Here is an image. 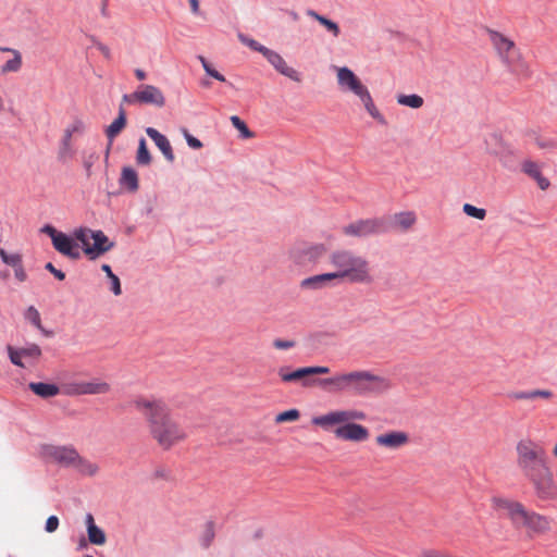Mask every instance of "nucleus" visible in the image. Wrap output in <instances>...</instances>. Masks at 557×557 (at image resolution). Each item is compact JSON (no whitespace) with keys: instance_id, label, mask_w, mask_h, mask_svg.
Listing matches in <instances>:
<instances>
[{"instance_id":"40","label":"nucleus","mask_w":557,"mask_h":557,"mask_svg":"<svg viewBox=\"0 0 557 557\" xmlns=\"http://www.w3.org/2000/svg\"><path fill=\"white\" fill-rule=\"evenodd\" d=\"M462 211L471 216V218H474V219H478V220H484L485 216H486V211L485 209H482V208H476L470 203H465L463 207H462Z\"/></svg>"},{"instance_id":"46","label":"nucleus","mask_w":557,"mask_h":557,"mask_svg":"<svg viewBox=\"0 0 557 557\" xmlns=\"http://www.w3.org/2000/svg\"><path fill=\"white\" fill-rule=\"evenodd\" d=\"M59 527V519L57 516H50L46 521V531L49 533L54 532Z\"/></svg>"},{"instance_id":"29","label":"nucleus","mask_w":557,"mask_h":557,"mask_svg":"<svg viewBox=\"0 0 557 557\" xmlns=\"http://www.w3.org/2000/svg\"><path fill=\"white\" fill-rule=\"evenodd\" d=\"M334 280H337V275L335 273H323L302 280L301 286L305 288L317 289Z\"/></svg>"},{"instance_id":"17","label":"nucleus","mask_w":557,"mask_h":557,"mask_svg":"<svg viewBox=\"0 0 557 557\" xmlns=\"http://www.w3.org/2000/svg\"><path fill=\"white\" fill-rule=\"evenodd\" d=\"M0 258L4 264L12 268L14 277L18 283L27 281L28 275L23 264V256L18 252H9L0 247Z\"/></svg>"},{"instance_id":"7","label":"nucleus","mask_w":557,"mask_h":557,"mask_svg":"<svg viewBox=\"0 0 557 557\" xmlns=\"http://www.w3.org/2000/svg\"><path fill=\"white\" fill-rule=\"evenodd\" d=\"M337 84L342 91L351 92L357 96L363 103L368 113L381 124L386 121L373 103L372 97L368 88L361 83L356 74L348 67H337Z\"/></svg>"},{"instance_id":"21","label":"nucleus","mask_w":557,"mask_h":557,"mask_svg":"<svg viewBox=\"0 0 557 557\" xmlns=\"http://www.w3.org/2000/svg\"><path fill=\"white\" fill-rule=\"evenodd\" d=\"M0 51L8 52L12 55L11 59H9L2 66H1V74H8V73H16L22 69L23 65V58L22 53L13 48L9 47H0Z\"/></svg>"},{"instance_id":"53","label":"nucleus","mask_w":557,"mask_h":557,"mask_svg":"<svg viewBox=\"0 0 557 557\" xmlns=\"http://www.w3.org/2000/svg\"><path fill=\"white\" fill-rule=\"evenodd\" d=\"M190 4L191 12L194 14L199 13V1L198 0H188Z\"/></svg>"},{"instance_id":"19","label":"nucleus","mask_w":557,"mask_h":557,"mask_svg":"<svg viewBox=\"0 0 557 557\" xmlns=\"http://www.w3.org/2000/svg\"><path fill=\"white\" fill-rule=\"evenodd\" d=\"M52 245L57 251L71 259H78L81 257L77 244L64 233L55 237Z\"/></svg>"},{"instance_id":"26","label":"nucleus","mask_w":557,"mask_h":557,"mask_svg":"<svg viewBox=\"0 0 557 557\" xmlns=\"http://www.w3.org/2000/svg\"><path fill=\"white\" fill-rule=\"evenodd\" d=\"M79 474L85 476H95L99 472V466L96 462L77 454L73 467Z\"/></svg>"},{"instance_id":"12","label":"nucleus","mask_w":557,"mask_h":557,"mask_svg":"<svg viewBox=\"0 0 557 557\" xmlns=\"http://www.w3.org/2000/svg\"><path fill=\"white\" fill-rule=\"evenodd\" d=\"M327 373H330L329 367H323V366L306 367V368H299L289 373H283L281 375V379L285 382L300 381L302 386L308 387V386L318 385V382L322 380V379H310L311 375L327 374Z\"/></svg>"},{"instance_id":"18","label":"nucleus","mask_w":557,"mask_h":557,"mask_svg":"<svg viewBox=\"0 0 557 557\" xmlns=\"http://www.w3.org/2000/svg\"><path fill=\"white\" fill-rule=\"evenodd\" d=\"M375 443L380 447L398 449L409 443V435L404 431H391L377 435Z\"/></svg>"},{"instance_id":"36","label":"nucleus","mask_w":557,"mask_h":557,"mask_svg":"<svg viewBox=\"0 0 557 557\" xmlns=\"http://www.w3.org/2000/svg\"><path fill=\"white\" fill-rule=\"evenodd\" d=\"M24 317L27 321H29L35 327H37L44 334H46L47 336L49 335V333L42 326L39 311L34 306H29L25 310Z\"/></svg>"},{"instance_id":"55","label":"nucleus","mask_w":557,"mask_h":557,"mask_svg":"<svg viewBox=\"0 0 557 557\" xmlns=\"http://www.w3.org/2000/svg\"><path fill=\"white\" fill-rule=\"evenodd\" d=\"M295 345L294 341H281V349H287Z\"/></svg>"},{"instance_id":"9","label":"nucleus","mask_w":557,"mask_h":557,"mask_svg":"<svg viewBox=\"0 0 557 557\" xmlns=\"http://www.w3.org/2000/svg\"><path fill=\"white\" fill-rule=\"evenodd\" d=\"M122 101L129 104H149L162 108L165 104V97L157 86L144 84L132 94L124 95Z\"/></svg>"},{"instance_id":"34","label":"nucleus","mask_w":557,"mask_h":557,"mask_svg":"<svg viewBox=\"0 0 557 557\" xmlns=\"http://www.w3.org/2000/svg\"><path fill=\"white\" fill-rule=\"evenodd\" d=\"M307 14L309 16L313 17L315 21H318L321 25L326 27V29L330 30L335 37H337L339 35V27H338V25L335 22L326 18L323 15L318 14L313 10H309L307 12Z\"/></svg>"},{"instance_id":"59","label":"nucleus","mask_w":557,"mask_h":557,"mask_svg":"<svg viewBox=\"0 0 557 557\" xmlns=\"http://www.w3.org/2000/svg\"><path fill=\"white\" fill-rule=\"evenodd\" d=\"M553 453H554V456L557 457V444L555 445Z\"/></svg>"},{"instance_id":"6","label":"nucleus","mask_w":557,"mask_h":557,"mask_svg":"<svg viewBox=\"0 0 557 557\" xmlns=\"http://www.w3.org/2000/svg\"><path fill=\"white\" fill-rule=\"evenodd\" d=\"M331 264L337 269L334 272L337 280L347 278L351 283L370 284L373 278L369 262L349 250H335L330 255Z\"/></svg>"},{"instance_id":"58","label":"nucleus","mask_w":557,"mask_h":557,"mask_svg":"<svg viewBox=\"0 0 557 557\" xmlns=\"http://www.w3.org/2000/svg\"><path fill=\"white\" fill-rule=\"evenodd\" d=\"M290 15L294 20H297L298 18V15L295 13V12H290Z\"/></svg>"},{"instance_id":"43","label":"nucleus","mask_w":557,"mask_h":557,"mask_svg":"<svg viewBox=\"0 0 557 557\" xmlns=\"http://www.w3.org/2000/svg\"><path fill=\"white\" fill-rule=\"evenodd\" d=\"M281 74L285 75V76L289 77L290 79L298 82V83L301 81L299 73L295 69L288 66L282 60H281Z\"/></svg>"},{"instance_id":"10","label":"nucleus","mask_w":557,"mask_h":557,"mask_svg":"<svg viewBox=\"0 0 557 557\" xmlns=\"http://www.w3.org/2000/svg\"><path fill=\"white\" fill-rule=\"evenodd\" d=\"M486 33L496 54L502 60V62L504 64L512 62V59L516 58V55L520 52L515 41L505 34L492 28H487Z\"/></svg>"},{"instance_id":"31","label":"nucleus","mask_w":557,"mask_h":557,"mask_svg":"<svg viewBox=\"0 0 557 557\" xmlns=\"http://www.w3.org/2000/svg\"><path fill=\"white\" fill-rule=\"evenodd\" d=\"M509 397L515 400H529L534 398L550 399L553 393L549 389H533L529 392H512Z\"/></svg>"},{"instance_id":"27","label":"nucleus","mask_w":557,"mask_h":557,"mask_svg":"<svg viewBox=\"0 0 557 557\" xmlns=\"http://www.w3.org/2000/svg\"><path fill=\"white\" fill-rule=\"evenodd\" d=\"M506 65L519 78H529L532 76V70L520 52L512 59V62H508Z\"/></svg>"},{"instance_id":"39","label":"nucleus","mask_w":557,"mask_h":557,"mask_svg":"<svg viewBox=\"0 0 557 557\" xmlns=\"http://www.w3.org/2000/svg\"><path fill=\"white\" fill-rule=\"evenodd\" d=\"M232 125L240 133V137L249 139L253 137V133L248 128L246 123L237 115L230 117Z\"/></svg>"},{"instance_id":"8","label":"nucleus","mask_w":557,"mask_h":557,"mask_svg":"<svg viewBox=\"0 0 557 557\" xmlns=\"http://www.w3.org/2000/svg\"><path fill=\"white\" fill-rule=\"evenodd\" d=\"M76 240L82 243L84 252L94 260L114 247V243L102 231L81 227L74 232Z\"/></svg>"},{"instance_id":"38","label":"nucleus","mask_w":557,"mask_h":557,"mask_svg":"<svg viewBox=\"0 0 557 557\" xmlns=\"http://www.w3.org/2000/svg\"><path fill=\"white\" fill-rule=\"evenodd\" d=\"M136 161L140 165H149L151 163V154L147 148L145 138L139 139Z\"/></svg>"},{"instance_id":"16","label":"nucleus","mask_w":557,"mask_h":557,"mask_svg":"<svg viewBox=\"0 0 557 557\" xmlns=\"http://www.w3.org/2000/svg\"><path fill=\"white\" fill-rule=\"evenodd\" d=\"M326 253V247L323 244L299 245L295 247L290 255L299 263L310 261L314 262Z\"/></svg>"},{"instance_id":"32","label":"nucleus","mask_w":557,"mask_h":557,"mask_svg":"<svg viewBox=\"0 0 557 557\" xmlns=\"http://www.w3.org/2000/svg\"><path fill=\"white\" fill-rule=\"evenodd\" d=\"M122 186L134 193L138 189V176L135 170L132 168H124L120 178Z\"/></svg>"},{"instance_id":"47","label":"nucleus","mask_w":557,"mask_h":557,"mask_svg":"<svg viewBox=\"0 0 557 557\" xmlns=\"http://www.w3.org/2000/svg\"><path fill=\"white\" fill-rule=\"evenodd\" d=\"M111 280V290L114 295L119 296L122 293L120 278L113 274L109 277Z\"/></svg>"},{"instance_id":"56","label":"nucleus","mask_w":557,"mask_h":557,"mask_svg":"<svg viewBox=\"0 0 557 557\" xmlns=\"http://www.w3.org/2000/svg\"><path fill=\"white\" fill-rule=\"evenodd\" d=\"M101 269L104 273H107L108 277L114 274L109 264H102Z\"/></svg>"},{"instance_id":"33","label":"nucleus","mask_w":557,"mask_h":557,"mask_svg":"<svg viewBox=\"0 0 557 557\" xmlns=\"http://www.w3.org/2000/svg\"><path fill=\"white\" fill-rule=\"evenodd\" d=\"M394 224L406 231L409 230L416 222V215L413 212L406 211L394 214L393 216Z\"/></svg>"},{"instance_id":"11","label":"nucleus","mask_w":557,"mask_h":557,"mask_svg":"<svg viewBox=\"0 0 557 557\" xmlns=\"http://www.w3.org/2000/svg\"><path fill=\"white\" fill-rule=\"evenodd\" d=\"M111 391V385L101 380L74 382L66 386L65 394L70 396L101 395Z\"/></svg>"},{"instance_id":"44","label":"nucleus","mask_w":557,"mask_h":557,"mask_svg":"<svg viewBox=\"0 0 557 557\" xmlns=\"http://www.w3.org/2000/svg\"><path fill=\"white\" fill-rule=\"evenodd\" d=\"M184 136L189 147L194 149H200L202 147V143L198 138L190 135L187 131H185Z\"/></svg>"},{"instance_id":"45","label":"nucleus","mask_w":557,"mask_h":557,"mask_svg":"<svg viewBox=\"0 0 557 557\" xmlns=\"http://www.w3.org/2000/svg\"><path fill=\"white\" fill-rule=\"evenodd\" d=\"M299 418V411L297 409L287 410L281 412V422L282 421H294Z\"/></svg>"},{"instance_id":"54","label":"nucleus","mask_w":557,"mask_h":557,"mask_svg":"<svg viewBox=\"0 0 557 557\" xmlns=\"http://www.w3.org/2000/svg\"><path fill=\"white\" fill-rule=\"evenodd\" d=\"M135 76L137 77V79L139 81H144L146 79L147 75H146V72L140 70V69H136L135 70Z\"/></svg>"},{"instance_id":"28","label":"nucleus","mask_w":557,"mask_h":557,"mask_svg":"<svg viewBox=\"0 0 557 557\" xmlns=\"http://www.w3.org/2000/svg\"><path fill=\"white\" fill-rule=\"evenodd\" d=\"M28 387L34 394L41 398L54 397L60 393V388L51 383L32 382Z\"/></svg>"},{"instance_id":"52","label":"nucleus","mask_w":557,"mask_h":557,"mask_svg":"<svg viewBox=\"0 0 557 557\" xmlns=\"http://www.w3.org/2000/svg\"><path fill=\"white\" fill-rule=\"evenodd\" d=\"M424 557H451V556H449L447 554L440 553V552H435V550H429V552L424 553Z\"/></svg>"},{"instance_id":"60","label":"nucleus","mask_w":557,"mask_h":557,"mask_svg":"<svg viewBox=\"0 0 557 557\" xmlns=\"http://www.w3.org/2000/svg\"><path fill=\"white\" fill-rule=\"evenodd\" d=\"M273 345H274L275 347H278V339H275V341L273 342Z\"/></svg>"},{"instance_id":"23","label":"nucleus","mask_w":557,"mask_h":557,"mask_svg":"<svg viewBox=\"0 0 557 557\" xmlns=\"http://www.w3.org/2000/svg\"><path fill=\"white\" fill-rule=\"evenodd\" d=\"M238 39L240 40L242 44L248 46L252 50L262 52L264 54V57L269 60V62H271L274 65V67H276V69L278 67V64H277L278 55L275 52L270 51L269 49L261 46L259 42L247 37L244 34H238Z\"/></svg>"},{"instance_id":"30","label":"nucleus","mask_w":557,"mask_h":557,"mask_svg":"<svg viewBox=\"0 0 557 557\" xmlns=\"http://www.w3.org/2000/svg\"><path fill=\"white\" fill-rule=\"evenodd\" d=\"M126 125V114L125 110L121 107L119 111V116L107 127L106 135L110 140V144L113 139L122 132V129Z\"/></svg>"},{"instance_id":"13","label":"nucleus","mask_w":557,"mask_h":557,"mask_svg":"<svg viewBox=\"0 0 557 557\" xmlns=\"http://www.w3.org/2000/svg\"><path fill=\"white\" fill-rule=\"evenodd\" d=\"M383 222L379 219L359 220L343 227L346 236L366 237L379 233Z\"/></svg>"},{"instance_id":"41","label":"nucleus","mask_w":557,"mask_h":557,"mask_svg":"<svg viewBox=\"0 0 557 557\" xmlns=\"http://www.w3.org/2000/svg\"><path fill=\"white\" fill-rule=\"evenodd\" d=\"M214 539V528H213V523L212 522H208L207 525H206V530L201 536V545L203 547H209L211 542L213 541Z\"/></svg>"},{"instance_id":"20","label":"nucleus","mask_w":557,"mask_h":557,"mask_svg":"<svg viewBox=\"0 0 557 557\" xmlns=\"http://www.w3.org/2000/svg\"><path fill=\"white\" fill-rule=\"evenodd\" d=\"M146 134L150 137V139L156 144V146L160 149L164 158L169 162H173L175 159L172 146L170 144V140L161 134L159 131H157L153 127H147Z\"/></svg>"},{"instance_id":"1","label":"nucleus","mask_w":557,"mask_h":557,"mask_svg":"<svg viewBox=\"0 0 557 557\" xmlns=\"http://www.w3.org/2000/svg\"><path fill=\"white\" fill-rule=\"evenodd\" d=\"M133 406L145 418L151 440L162 450L168 451L186 441V430L173 418L163 399L138 396L133 400Z\"/></svg>"},{"instance_id":"48","label":"nucleus","mask_w":557,"mask_h":557,"mask_svg":"<svg viewBox=\"0 0 557 557\" xmlns=\"http://www.w3.org/2000/svg\"><path fill=\"white\" fill-rule=\"evenodd\" d=\"M45 269L52 273L59 281H63L65 278V274L61 270L55 269L51 262H48L45 265Z\"/></svg>"},{"instance_id":"49","label":"nucleus","mask_w":557,"mask_h":557,"mask_svg":"<svg viewBox=\"0 0 557 557\" xmlns=\"http://www.w3.org/2000/svg\"><path fill=\"white\" fill-rule=\"evenodd\" d=\"M96 160H97V156L94 154V153H90L89 156L84 157L83 164H84V168L87 171V175H90L91 166H92V164L95 163Z\"/></svg>"},{"instance_id":"3","label":"nucleus","mask_w":557,"mask_h":557,"mask_svg":"<svg viewBox=\"0 0 557 557\" xmlns=\"http://www.w3.org/2000/svg\"><path fill=\"white\" fill-rule=\"evenodd\" d=\"M318 386L333 394L352 393L363 396L380 394L389 389L391 382L370 371H351L324 377L318 382Z\"/></svg>"},{"instance_id":"57","label":"nucleus","mask_w":557,"mask_h":557,"mask_svg":"<svg viewBox=\"0 0 557 557\" xmlns=\"http://www.w3.org/2000/svg\"><path fill=\"white\" fill-rule=\"evenodd\" d=\"M9 278V272L8 271H0V280L7 281Z\"/></svg>"},{"instance_id":"2","label":"nucleus","mask_w":557,"mask_h":557,"mask_svg":"<svg viewBox=\"0 0 557 557\" xmlns=\"http://www.w3.org/2000/svg\"><path fill=\"white\" fill-rule=\"evenodd\" d=\"M517 467L523 476L530 481L534 494L541 500L557 497V484L547 463L544 449L536 443L524 440L516 446Z\"/></svg>"},{"instance_id":"14","label":"nucleus","mask_w":557,"mask_h":557,"mask_svg":"<svg viewBox=\"0 0 557 557\" xmlns=\"http://www.w3.org/2000/svg\"><path fill=\"white\" fill-rule=\"evenodd\" d=\"M45 455L50 458L53 462H57L63 467L72 468L75 458L78 454L75 447L72 445L54 446L49 445L44 449Z\"/></svg>"},{"instance_id":"22","label":"nucleus","mask_w":557,"mask_h":557,"mask_svg":"<svg viewBox=\"0 0 557 557\" xmlns=\"http://www.w3.org/2000/svg\"><path fill=\"white\" fill-rule=\"evenodd\" d=\"M85 523L87 528L88 541L94 545H103L107 541L106 533L102 529L96 525L94 516L91 513L86 515Z\"/></svg>"},{"instance_id":"25","label":"nucleus","mask_w":557,"mask_h":557,"mask_svg":"<svg viewBox=\"0 0 557 557\" xmlns=\"http://www.w3.org/2000/svg\"><path fill=\"white\" fill-rule=\"evenodd\" d=\"M522 171L530 177L536 181L539 187L545 190L549 187V181L544 177L540 171L539 165L533 161H524L522 163Z\"/></svg>"},{"instance_id":"42","label":"nucleus","mask_w":557,"mask_h":557,"mask_svg":"<svg viewBox=\"0 0 557 557\" xmlns=\"http://www.w3.org/2000/svg\"><path fill=\"white\" fill-rule=\"evenodd\" d=\"M199 60L203 66V70L206 71V73L208 75H210L211 77H213L220 82H225V77L221 73L215 71L203 57H199Z\"/></svg>"},{"instance_id":"5","label":"nucleus","mask_w":557,"mask_h":557,"mask_svg":"<svg viewBox=\"0 0 557 557\" xmlns=\"http://www.w3.org/2000/svg\"><path fill=\"white\" fill-rule=\"evenodd\" d=\"M491 502L494 509L505 512L506 518L513 528L524 531L530 539L544 534L550 529V522L547 517L528 510L522 503L516 499L493 497Z\"/></svg>"},{"instance_id":"15","label":"nucleus","mask_w":557,"mask_h":557,"mask_svg":"<svg viewBox=\"0 0 557 557\" xmlns=\"http://www.w3.org/2000/svg\"><path fill=\"white\" fill-rule=\"evenodd\" d=\"M8 354L13 364L25 368L26 366L23 362V359H26L29 362H36L41 357V349L37 344H29L22 348L8 346Z\"/></svg>"},{"instance_id":"24","label":"nucleus","mask_w":557,"mask_h":557,"mask_svg":"<svg viewBox=\"0 0 557 557\" xmlns=\"http://www.w3.org/2000/svg\"><path fill=\"white\" fill-rule=\"evenodd\" d=\"M75 154L74 138L63 134L58 147V159L61 162H67L72 160Z\"/></svg>"},{"instance_id":"61","label":"nucleus","mask_w":557,"mask_h":557,"mask_svg":"<svg viewBox=\"0 0 557 557\" xmlns=\"http://www.w3.org/2000/svg\"><path fill=\"white\" fill-rule=\"evenodd\" d=\"M85 557H92V556H90V555H86Z\"/></svg>"},{"instance_id":"51","label":"nucleus","mask_w":557,"mask_h":557,"mask_svg":"<svg viewBox=\"0 0 557 557\" xmlns=\"http://www.w3.org/2000/svg\"><path fill=\"white\" fill-rule=\"evenodd\" d=\"M95 46L97 47V49L102 53V55L106 59H110L111 58V51H110V48L108 46L103 45L100 41H96Z\"/></svg>"},{"instance_id":"4","label":"nucleus","mask_w":557,"mask_h":557,"mask_svg":"<svg viewBox=\"0 0 557 557\" xmlns=\"http://www.w3.org/2000/svg\"><path fill=\"white\" fill-rule=\"evenodd\" d=\"M366 419L367 416L361 410L343 409L313 417L311 422L324 430H331L336 426L334 430L336 438L350 442H363L368 440L369 431L363 425L355 423V421H364Z\"/></svg>"},{"instance_id":"50","label":"nucleus","mask_w":557,"mask_h":557,"mask_svg":"<svg viewBox=\"0 0 557 557\" xmlns=\"http://www.w3.org/2000/svg\"><path fill=\"white\" fill-rule=\"evenodd\" d=\"M42 232L45 234H47L48 236H50L52 243L54 242V238L58 237L62 232H59L57 231L53 226L51 225H46L44 226L42 228Z\"/></svg>"},{"instance_id":"35","label":"nucleus","mask_w":557,"mask_h":557,"mask_svg":"<svg viewBox=\"0 0 557 557\" xmlns=\"http://www.w3.org/2000/svg\"><path fill=\"white\" fill-rule=\"evenodd\" d=\"M86 131V124L82 119L73 120L63 131V134L76 138L84 134Z\"/></svg>"},{"instance_id":"37","label":"nucleus","mask_w":557,"mask_h":557,"mask_svg":"<svg viewBox=\"0 0 557 557\" xmlns=\"http://www.w3.org/2000/svg\"><path fill=\"white\" fill-rule=\"evenodd\" d=\"M397 102L412 109H419L423 106V98L419 95H399Z\"/></svg>"}]
</instances>
